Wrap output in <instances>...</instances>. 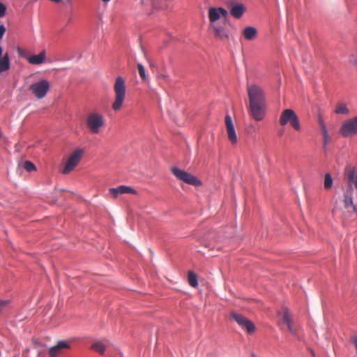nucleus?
<instances>
[{
    "label": "nucleus",
    "instance_id": "obj_24",
    "mask_svg": "<svg viewBox=\"0 0 357 357\" xmlns=\"http://www.w3.org/2000/svg\"><path fill=\"white\" fill-rule=\"evenodd\" d=\"M333 181L330 174L327 173L324 176V188L326 190L331 189L333 186Z\"/></svg>",
    "mask_w": 357,
    "mask_h": 357
},
{
    "label": "nucleus",
    "instance_id": "obj_7",
    "mask_svg": "<svg viewBox=\"0 0 357 357\" xmlns=\"http://www.w3.org/2000/svg\"><path fill=\"white\" fill-rule=\"evenodd\" d=\"M172 173L178 180L182 181L189 185L194 186H199L202 185V182L194 175L188 173L183 169L178 167H173L171 169Z\"/></svg>",
    "mask_w": 357,
    "mask_h": 357
},
{
    "label": "nucleus",
    "instance_id": "obj_5",
    "mask_svg": "<svg viewBox=\"0 0 357 357\" xmlns=\"http://www.w3.org/2000/svg\"><path fill=\"white\" fill-rule=\"evenodd\" d=\"M340 135L344 138L357 135V116L345 120L339 129Z\"/></svg>",
    "mask_w": 357,
    "mask_h": 357
},
{
    "label": "nucleus",
    "instance_id": "obj_34",
    "mask_svg": "<svg viewBox=\"0 0 357 357\" xmlns=\"http://www.w3.org/2000/svg\"><path fill=\"white\" fill-rule=\"evenodd\" d=\"M109 1H110V0H102V1H103V2H105V3L109 2Z\"/></svg>",
    "mask_w": 357,
    "mask_h": 357
},
{
    "label": "nucleus",
    "instance_id": "obj_21",
    "mask_svg": "<svg viewBox=\"0 0 357 357\" xmlns=\"http://www.w3.org/2000/svg\"><path fill=\"white\" fill-rule=\"evenodd\" d=\"M335 112L337 114H346L347 115L349 113V110L345 104L339 102L335 106Z\"/></svg>",
    "mask_w": 357,
    "mask_h": 357
},
{
    "label": "nucleus",
    "instance_id": "obj_9",
    "mask_svg": "<svg viewBox=\"0 0 357 357\" xmlns=\"http://www.w3.org/2000/svg\"><path fill=\"white\" fill-rule=\"evenodd\" d=\"M231 318L235 321L243 329L245 330L248 333H252L255 331L254 324L243 315L235 312H231Z\"/></svg>",
    "mask_w": 357,
    "mask_h": 357
},
{
    "label": "nucleus",
    "instance_id": "obj_30",
    "mask_svg": "<svg viewBox=\"0 0 357 357\" xmlns=\"http://www.w3.org/2000/svg\"><path fill=\"white\" fill-rule=\"evenodd\" d=\"M17 52L19 54V55L23 58L26 59L29 56L27 55V52L25 50H23L22 48L18 47L17 49Z\"/></svg>",
    "mask_w": 357,
    "mask_h": 357
},
{
    "label": "nucleus",
    "instance_id": "obj_26",
    "mask_svg": "<svg viewBox=\"0 0 357 357\" xmlns=\"http://www.w3.org/2000/svg\"><path fill=\"white\" fill-rule=\"evenodd\" d=\"M23 167L29 172L36 170V166L33 162L30 161L24 162L23 164Z\"/></svg>",
    "mask_w": 357,
    "mask_h": 357
},
{
    "label": "nucleus",
    "instance_id": "obj_6",
    "mask_svg": "<svg viewBox=\"0 0 357 357\" xmlns=\"http://www.w3.org/2000/svg\"><path fill=\"white\" fill-rule=\"evenodd\" d=\"M86 122L90 131L93 134H97L104 126V117L99 113L91 112L88 115Z\"/></svg>",
    "mask_w": 357,
    "mask_h": 357
},
{
    "label": "nucleus",
    "instance_id": "obj_28",
    "mask_svg": "<svg viewBox=\"0 0 357 357\" xmlns=\"http://www.w3.org/2000/svg\"><path fill=\"white\" fill-rule=\"evenodd\" d=\"M349 61L353 66H357V51L349 56Z\"/></svg>",
    "mask_w": 357,
    "mask_h": 357
},
{
    "label": "nucleus",
    "instance_id": "obj_18",
    "mask_svg": "<svg viewBox=\"0 0 357 357\" xmlns=\"http://www.w3.org/2000/svg\"><path fill=\"white\" fill-rule=\"evenodd\" d=\"M3 50L0 46V73L7 71L10 69V59L8 54L6 53L3 57H1Z\"/></svg>",
    "mask_w": 357,
    "mask_h": 357
},
{
    "label": "nucleus",
    "instance_id": "obj_8",
    "mask_svg": "<svg viewBox=\"0 0 357 357\" xmlns=\"http://www.w3.org/2000/svg\"><path fill=\"white\" fill-rule=\"evenodd\" d=\"M83 154V151L82 149H77L73 152L69 158L67 160V162L62 170V174H68L71 172L79 164L80 162Z\"/></svg>",
    "mask_w": 357,
    "mask_h": 357
},
{
    "label": "nucleus",
    "instance_id": "obj_3",
    "mask_svg": "<svg viewBox=\"0 0 357 357\" xmlns=\"http://www.w3.org/2000/svg\"><path fill=\"white\" fill-rule=\"evenodd\" d=\"M114 101L112 103V109L119 111L123 106L126 98V81L121 76H118L114 84Z\"/></svg>",
    "mask_w": 357,
    "mask_h": 357
},
{
    "label": "nucleus",
    "instance_id": "obj_19",
    "mask_svg": "<svg viewBox=\"0 0 357 357\" xmlns=\"http://www.w3.org/2000/svg\"><path fill=\"white\" fill-rule=\"evenodd\" d=\"M243 36L248 40H253L257 36V30L254 26H246L243 30Z\"/></svg>",
    "mask_w": 357,
    "mask_h": 357
},
{
    "label": "nucleus",
    "instance_id": "obj_15",
    "mask_svg": "<svg viewBox=\"0 0 357 357\" xmlns=\"http://www.w3.org/2000/svg\"><path fill=\"white\" fill-rule=\"evenodd\" d=\"M109 191L114 198L122 194H137L135 189L126 185H119L117 188H109Z\"/></svg>",
    "mask_w": 357,
    "mask_h": 357
},
{
    "label": "nucleus",
    "instance_id": "obj_2",
    "mask_svg": "<svg viewBox=\"0 0 357 357\" xmlns=\"http://www.w3.org/2000/svg\"><path fill=\"white\" fill-rule=\"evenodd\" d=\"M344 179L347 183L348 188L344 193V204L345 208H349V206L353 204L354 188L352 185L357 190V171L354 167H347L344 172Z\"/></svg>",
    "mask_w": 357,
    "mask_h": 357
},
{
    "label": "nucleus",
    "instance_id": "obj_33",
    "mask_svg": "<svg viewBox=\"0 0 357 357\" xmlns=\"http://www.w3.org/2000/svg\"><path fill=\"white\" fill-rule=\"evenodd\" d=\"M6 31V27L3 24L0 25V40L3 38Z\"/></svg>",
    "mask_w": 357,
    "mask_h": 357
},
{
    "label": "nucleus",
    "instance_id": "obj_29",
    "mask_svg": "<svg viewBox=\"0 0 357 357\" xmlns=\"http://www.w3.org/2000/svg\"><path fill=\"white\" fill-rule=\"evenodd\" d=\"M318 122H319V126L321 127V133L327 132L328 130H327L326 126V125L324 123V121L323 119L321 116L319 117Z\"/></svg>",
    "mask_w": 357,
    "mask_h": 357
},
{
    "label": "nucleus",
    "instance_id": "obj_32",
    "mask_svg": "<svg viewBox=\"0 0 357 357\" xmlns=\"http://www.w3.org/2000/svg\"><path fill=\"white\" fill-rule=\"evenodd\" d=\"M6 6L3 3H0V17H3L6 14Z\"/></svg>",
    "mask_w": 357,
    "mask_h": 357
},
{
    "label": "nucleus",
    "instance_id": "obj_31",
    "mask_svg": "<svg viewBox=\"0 0 357 357\" xmlns=\"http://www.w3.org/2000/svg\"><path fill=\"white\" fill-rule=\"evenodd\" d=\"M218 8V10L219 11L218 13H220V16L222 15V17H224L225 18L227 17L228 12H227V10L226 9H225V8H223L222 7H219V8Z\"/></svg>",
    "mask_w": 357,
    "mask_h": 357
},
{
    "label": "nucleus",
    "instance_id": "obj_23",
    "mask_svg": "<svg viewBox=\"0 0 357 357\" xmlns=\"http://www.w3.org/2000/svg\"><path fill=\"white\" fill-rule=\"evenodd\" d=\"M91 349L96 352L102 354L105 351V347L101 342H97L91 345Z\"/></svg>",
    "mask_w": 357,
    "mask_h": 357
},
{
    "label": "nucleus",
    "instance_id": "obj_14",
    "mask_svg": "<svg viewBox=\"0 0 357 357\" xmlns=\"http://www.w3.org/2000/svg\"><path fill=\"white\" fill-rule=\"evenodd\" d=\"M280 315L282 317V324L287 326L289 331L294 335H297L296 328L293 326L292 319L288 310L286 308L283 309L282 311L280 312Z\"/></svg>",
    "mask_w": 357,
    "mask_h": 357
},
{
    "label": "nucleus",
    "instance_id": "obj_20",
    "mask_svg": "<svg viewBox=\"0 0 357 357\" xmlns=\"http://www.w3.org/2000/svg\"><path fill=\"white\" fill-rule=\"evenodd\" d=\"M217 8L211 7L208 10V19L211 24H215L220 18V13Z\"/></svg>",
    "mask_w": 357,
    "mask_h": 357
},
{
    "label": "nucleus",
    "instance_id": "obj_25",
    "mask_svg": "<svg viewBox=\"0 0 357 357\" xmlns=\"http://www.w3.org/2000/svg\"><path fill=\"white\" fill-rule=\"evenodd\" d=\"M137 69H138V72H139V76L141 77V78L144 81H146L147 79V77H146V70H145L144 66L142 63H138Z\"/></svg>",
    "mask_w": 357,
    "mask_h": 357
},
{
    "label": "nucleus",
    "instance_id": "obj_27",
    "mask_svg": "<svg viewBox=\"0 0 357 357\" xmlns=\"http://www.w3.org/2000/svg\"><path fill=\"white\" fill-rule=\"evenodd\" d=\"M323 139H324V149L325 150L327 149L328 144L331 142V137L329 136L328 131L325 132H322Z\"/></svg>",
    "mask_w": 357,
    "mask_h": 357
},
{
    "label": "nucleus",
    "instance_id": "obj_4",
    "mask_svg": "<svg viewBox=\"0 0 357 357\" xmlns=\"http://www.w3.org/2000/svg\"><path fill=\"white\" fill-rule=\"evenodd\" d=\"M279 123L282 126L289 123L296 131L301 130L299 118L291 109H286L282 111L279 119Z\"/></svg>",
    "mask_w": 357,
    "mask_h": 357
},
{
    "label": "nucleus",
    "instance_id": "obj_11",
    "mask_svg": "<svg viewBox=\"0 0 357 357\" xmlns=\"http://www.w3.org/2000/svg\"><path fill=\"white\" fill-rule=\"evenodd\" d=\"M225 126L228 139L232 144H236L238 142L237 135L231 117L229 114L226 115L225 116Z\"/></svg>",
    "mask_w": 357,
    "mask_h": 357
},
{
    "label": "nucleus",
    "instance_id": "obj_16",
    "mask_svg": "<svg viewBox=\"0 0 357 357\" xmlns=\"http://www.w3.org/2000/svg\"><path fill=\"white\" fill-rule=\"evenodd\" d=\"M210 26L214 31L215 38L220 40H227L229 38L228 31L225 26L216 24H213Z\"/></svg>",
    "mask_w": 357,
    "mask_h": 357
},
{
    "label": "nucleus",
    "instance_id": "obj_35",
    "mask_svg": "<svg viewBox=\"0 0 357 357\" xmlns=\"http://www.w3.org/2000/svg\"><path fill=\"white\" fill-rule=\"evenodd\" d=\"M3 137V134L2 132L0 131V138H1Z\"/></svg>",
    "mask_w": 357,
    "mask_h": 357
},
{
    "label": "nucleus",
    "instance_id": "obj_17",
    "mask_svg": "<svg viewBox=\"0 0 357 357\" xmlns=\"http://www.w3.org/2000/svg\"><path fill=\"white\" fill-rule=\"evenodd\" d=\"M46 52H40L38 54L31 55L26 57L28 62L32 65H40L45 61Z\"/></svg>",
    "mask_w": 357,
    "mask_h": 357
},
{
    "label": "nucleus",
    "instance_id": "obj_12",
    "mask_svg": "<svg viewBox=\"0 0 357 357\" xmlns=\"http://www.w3.org/2000/svg\"><path fill=\"white\" fill-rule=\"evenodd\" d=\"M71 344L69 342L60 340L57 344L52 347L49 350L50 357H58L63 353V349H70Z\"/></svg>",
    "mask_w": 357,
    "mask_h": 357
},
{
    "label": "nucleus",
    "instance_id": "obj_1",
    "mask_svg": "<svg viewBox=\"0 0 357 357\" xmlns=\"http://www.w3.org/2000/svg\"><path fill=\"white\" fill-rule=\"evenodd\" d=\"M248 95L249 98V111L252 118L257 121H261L266 114V103L264 90L256 84L248 85Z\"/></svg>",
    "mask_w": 357,
    "mask_h": 357
},
{
    "label": "nucleus",
    "instance_id": "obj_13",
    "mask_svg": "<svg viewBox=\"0 0 357 357\" xmlns=\"http://www.w3.org/2000/svg\"><path fill=\"white\" fill-rule=\"evenodd\" d=\"M245 11L246 7L244 4L234 1L229 3V12L234 18L240 19Z\"/></svg>",
    "mask_w": 357,
    "mask_h": 357
},
{
    "label": "nucleus",
    "instance_id": "obj_22",
    "mask_svg": "<svg viewBox=\"0 0 357 357\" xmlns=\"http://www.w3.org/2000/svg\"><path fill=\"white\" fill-rule=\"evenodd\" d=\"M188 283L192 287H197V285H198V280H197V275L190 271L188 272Z\"/></svg>",
    "mask_w": 357,
    "mask_h": 357
},
{
    "label": "nucleus",
    "instance_id": "obj_10",
    "mask_svg": "<svg viewBox=\"0 0 357 357\" xmlns=\"http://www.w3.org/2000/svg\"><path fill=\"white\" fill-rule=\"evenodd\" d=\"M50 89V83L46 79L40 80L30 86V90L35 96L41 99L44 98Z\"/></svg>",
    "mask_w": 357,
    "mask_h": 357
}]
</instances>
